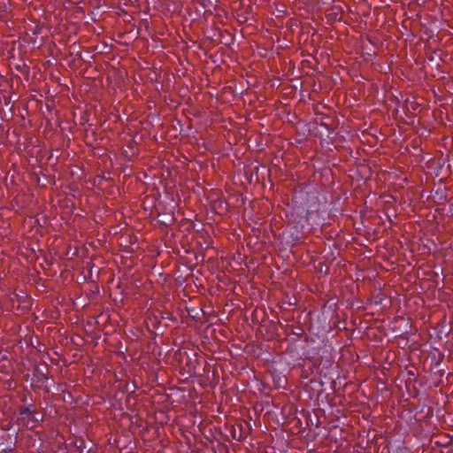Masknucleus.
<instances>
[{
	"label": "nucleus",
	"mask_w": 453,
	"mask_h": 453,
	"mask_svg": "<svg viewBox=\"0 0 453 453\" xmlns=\"http://www.w3.org/2000/svg\"><path fill=\"white\" fill-rule=\"evenodd\" d=\"M39 413L32 406H27L19 411L18 420L26 427H34L40 421Z\"/></svg>",
	"instance_id": "obj_1"
}]
</instances>
